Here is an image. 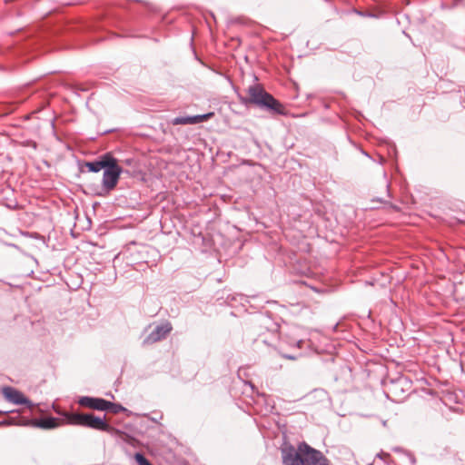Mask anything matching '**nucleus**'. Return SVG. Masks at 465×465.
<instances>
[{
    "instance_id": "obj_1",
    "label": "nucleus",
    "mask_w": 465,
    "mask_h": 465,
    "mask_svg": "<svg viewBox=\"0 0 465 465\" xmlns=\"http://www.w3.org/2000/svg\"><path fill=\"white\" fill-rule=\"evenodd\" d=\"M248 97L240 96L243 104H252L261 108H265L278 114H284L283 106L267 93L260 84H253L247 89Z\"/></svg>"
},
{
    "instance_id": "obj_2",
    "label": "nucleus",
    "mask_w": 465,
    "mask_h": 465,
    "mask_svg": "<svg viewBox=\"0 0 465 465\" xmlns=\"http://www.w3.org/2000/svg\"><path fill=\"white\" fill-rule=\"evenodd\" d=\"M65 417L67 422L72 425H80L107 432L112 430V427L105 421V416L100 418L92 413H67Z\"/></svg>"
},
{
    "instance_id": "obj_3",
    "label": "nucleus",
    "mask_w": 465,
    "mask_h": 465,
    "mask_svg": "<svg viewBox=\"0 0 465 465\" xmlns=\"http://www.w3.org/2000/svg\"><path fill=\"white\" fill-rule=\"evenodd\" d=\"M283 465H305L304 451L301 450V443L295 449L292 446L282 450Z\"/></svg>"
},
{
    "instance_id": "obj_4",
    "label": "nucleus",
    "mask_w": 465,
    "mask_h": 465,
    "mask_svg": "<svg viewBox=\"0 0 465 465\" xmlns=\"http://www.w3.org/2000/svg\"><path fill=\"white\" fill-rule=\"evenodd\" d=\"M301 450L304 451L305 465H329L323 454L305 442L301 443Z\"/></svg>"
},
{
    "instance_id": "obj_5",
    "label": "nucleus",
    "mask_w": 465,
    "mask_h": 465,
    "mask_svg": "<svg viewBox=\"0 0 465 465\" xmlns=\"http://www.w3.org/2000/svg\"><path fill=\"white\" fill-rule=\"evenodd\" d=\"M123 173L122 167L104 169L102 185L107 192L112 191L117 185L120 175Z\"/></svg>"
},
{
    "instance_id": "obj_6",
    "label": "nucleus",
    "mask_w": 465,
    "mask_h": 465,
    "mask_svg": "<svg viewBox=\"0 0 465 465\" xmlns=\"http://www.w3.org/2000/svg\"><path fill=\"white\" fill-rule=\"evenodd\" d=\"M172 329V324L168 322L157 325L152 331V332L143 340V344H153L164 339L171 332Z\"/></svg>"
},
{
    "instance_id": "obj_7",
    "label": "nucleus",
    "mask_w": 465,
    "mask_h": 465,
    "mask_svg": "<svg viewBox=\"0 0 465 465\" xmlns=\"http://www.w3.org/2000/svg\"><path fill=\"white\" fill-rule=\"evenodd\" d=\"M1 391H2V394L4 395V397L9 402H12L16 405L25 404V405L28 406L30 409H32L34 407V404L26 397H25L22 392H20L19 391H17L15 388L8 387V386L3 387Z\"/></svg>"
},
{
    "instance_id": "obj_8",
    "label": "nucleus",
    "mask_w": 465,
    "mask_h": 465,
    "mask_svg": "<svg viewBox=\"0 0 465 465\" xmlns=\"http://www.w3.org/2000/svg\"><path fill=\"white\" fill-rule=\"evenodd\" d=\"M78 403L83 407H87L97 411H109V406L111 405V402L108 401L101 398H93L88 396L81 397L78 401Z\"/></svg>"
},
{
    "instance_id": "obj_9",
    "label": "nucleus",
    "mask_w": 465,
    "mask_h": 465,
    "mask_svg": "<svg viewBox=\"0 0 465 465\" xmlns=\"http://www.w3.org/2000/svg\"><path fill=\"white\" fill-rule=\"evenodd\" d=\"M34 425L42 429H54L59 425L58 419L54 417L35 420Z\"/></svg>"
},
{
    "instance_id": "obj_10",
    "label": "nucleus",
    "mask_w": 465,
    "mask_h": 465,
    "mask_svg": "<svg viewBox=\"0 0 465 465\" xmlns=\"http://www.w3.org/2000/svg\"><path fill=\"white\" fill-rule=\"evenodd\" d=\"M99 160L102 163L104 169L120 167L117 159L114 158L110 153L101 155Z\"/></svg>"
},
{
    "instance_id": "obj_11",
    "label": "nucleus",
    "mask_w": 465,
    "mask_h": 465,
    "mask_svg": "<svg viewBox=\"0 0 465 465\" xmlns=\"http://www.w3.org/2000/svg\"><path fill=\"white\" fill-rule=\"evenodd\" d=\"M172 124L173 125H178V124H193V116H179V117H175L172 120Z\"/></svg>"
},
{
    "instance_id": "obj_12",
    "label": "nucleus",
    "mask_w": 465,
    "mask_h": 465,
    "mask_svg": "<svg viewBox=\"0 0 465 465\" xmlns=\"http://www.w3.org/2000/svg\"><path fill=\"white\" fill-rule=\"evenodd\" d=\"M85 166L88 168V170L90 172H93V173H98L100 172L102 169H104L103 167V164L102 163L100 162V160L98 161H94V162H87L85 163Z\"/></svg>"
},
{
    "instance_id": "obj_13",
    "label": "nucleus",
    "mask_w": 465,
    "mask_h": 465,
    "mask_svg": "<svg viewBox=\"0 0 465 465\" xmlns=\"http://www.w3.org/2000/svg\"><path fill=\"white\" fill-rule=\"evenodd\" d=\"M213 115H214L213 112H210V113H207L204 114L193 115V124H196L207 121V120L211 119L212 117H213Z\"/></svg>"
},
{
    "instance_id": "obj_14",
    "label": "nucleus",
    "mask_w": 465,
    "mask_h": 465,
    "mask_svg": "<svg viewBox=\"0 0 465 465\" xmlns=\"http://www.w3.org/2000/svg\"><path fill=\"white\" fill-rule=\"evenodd\" d=\"M134 460L138 465H152L149 460L142 453L139 452L134 454Z\"/></svg>"
},
{
    "instance_id": "obj_15",
    "label": "nucleus",
    "mask_w": 465,
    "mask_h": 465,
    "mask_svg": "<svg viewBox=\"0 0 465 465\" xmlns=\"http://www.w3.org/2000/svg\"><path fill=\"white\" fill-rule=\"evenodd\" d=\"M109 410L112 411L114 413H118L120 411H125V409L122 405L113 403V402H111V405L109 406Z\"/></svg>"
},
{
    "instance_id": "obj_16",
    "label": "nucleus",
    "mask_w": 465,
    "mask_h": 465,
    "mask_svg": "<svg viewBox=\"0 0 465 465\" xmlns=\"http://www.w3.org/2000/svg\"><path fill=\"white\" fill-rule=\"evenodd\" d=\"M1 424H2V423L0 422V425H1Z\"/></svg>"
}]
</instances>
